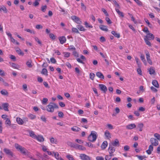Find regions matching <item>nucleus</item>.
I'll list each match as a JSON object with an SVG mask.
<instances>
[{
	"instance_id": "obj_24",
	"label": "nucleus",
	"mask_w": 160,
	"mask_h": 160,
	"mask_svg": "<svg viewBox=\"0 0 160 160\" xmlns=\"http://www.w3.org/2000/svg\"><path fill=\"white\" fill-rule=\"evenodd\" d=\"M152 83V85L156 88H159V85L156 80H153Z\"/></svg>"
},
{
	"instance_id": "obj_18",
	"label": "nucleus",
	"mask_w": 160,
	"mask_h": 160,
	"mask_svg": "<svg viewBox=\"0 0 160 160\" xmlns=\"http://www.w3.org/2000/svg\"><path fill=\"white\" fill-rule=\"evenodd\" d=\"M28 132L30 136L32 138L35 139L37 135L35 134L34 132L33 131L28 130Z\"/></svg>"
},
{
	"instance_id": "obj_34",
	"label": "nucleus",
	"mask_w": 160,
	"mask_h": 160,
	"mask_svg": "<svg viewBox=\"0 0 160 160\" xmlns=\"http://www.w3.org/2000/svg\"><path fill=\"white\" fill-rule=\"evenodd\" d=\"M16 51L20 55L23 56L24 55V53L21 52L20 49L18 48V49L16 50Z\"/></svg>"
},
{
	"instance_id": "obj_54",
	"label": "nucleus",
	"mask_w": 160,
	"mask_h": 160,
	"mask_svg": "<svg viewBox=\"0 0 160 160\" xmlns=\"http://www.w3.org/2000/svg\"><path fill=\"white\" fill-rule=\"evenodd\" d=\"M0 92L1 94L3 95H6L8 94V92L5 90H2Z\"/></svg>"
},
{
	"instance_id": "obj_23",
	"label": "nucleus",
	"mask_w": 160,
	"mask_h": 160,
	"mask_svg": "<svg viewBox=\"0 0 160 160\" xmlns=\"http://www.w3.org/2000/svg\"><path fill=\"white\" fill-rule=\"evenodd\" d=\"M105 135L107 139H109L111 138V134L108 130H106L105 132Z\"/></svg>"
},
{
	"instance_id": "obj_1",
	"label": "nucleus",
	"mask_w": 160,
	"mask_h": 160,
	"mask_svg": "<svg viewBox=\"0 0 160 160\" xmlns=\"http://www.w3.org/2000/svg\"><path fill=\"white\" fill-rule=\"evenodd\" d=\"M15 147L18 150H19L20 152L23 155L28 156L30 155V153L27 150L18 144H15Z\"/></svg>"
},
{
	"instance_id": "obj_42",
	"label": "nucleus",
	"mask_w": 160,
	"mask_h": 160,
	"mask_svg": "<svg viewBox=\"0 0 160 160\" xmlns=\"http://www.w3.org/2000/svg\"><path fill=\"white\" fill-rule=\"evenodd\" d=\"M11 41L13 43H15L16 44L18 45L19 44V43L17 41H16L15 39L13 38L12 37L10 38Z\"/></svg>"
},
{
	"instance_id": "obj_6",
	"label": "nucleus",
	"mask_w": 160,
	"mask_h": 160,
	"mask_svg": "<svg viewBox=\"0 0 160 160\" xmlns=\"http://www.w3.org/2000/svg\"><path fill=\"white\" fill-rule=\"evenodd\" d=\"M99 86L100 89L102 91L103 93H106L108 90L107 87L103 84H99Z\"/></svg>"
},
{
	"instance_id": "obj_43",
	"label": "nucleus",
	"mask_w": 160,
	"mask_h": 160,
	"mask_svg": "<svg viewBox=\"0 0 160 160\" xmlns=\"http://www.w3.org/2000/svg\"><path fill=\"white\" fill-rule=\"evenodd\" d=\"M5 124H7L8 125H10L11 124V122L9 118H7L5 121Z\"/></svg>"
},
{
	"instance_id": "obj_28",
	"label": "nucleus",
	"mask_w": 160,
	"mask_h": 160,
	"mask_svg": "<svg viewBox=\"0 0 160 160\" xmlns=\"http://www.w3.org/2000/svg\"><path fill=\"white\" fill-rule=\"evenodd\" d=\"M99 28L102 30L107 31L108 29L107 28V27L103 25H101L99 26Z\"/></svg>"
},
{
	"instance_id": "obj_12",
	"label": "nucleus",
	"mask_w": 160,
	"mask_h": 160,
	"mask_svg": "<svg viewBox=\"0 0 160 160\" xmlns=\"http://www.w3.org/2000/svg\"><path fill=\"white\" fill-rule=\"evenodd\" d=\"M136 126L134 123H132L128 124L126 126V128L128 129H132L133 128H136Z\"/></svg>"
},
{
	"instance_id": "obj_53",
	"label": "nucleus",
	"mask_w": 160,
	"mask_h": 160,
	"mask_svg": "<svg viewBox=\"0 0 160 160\" xmlns=\"http://www.w3.org/2000/svg\"><path fill=\"white\" fill-rule=\"evenodd\" d=\"M49 36L50 38L52 40H54L55 38V35L52 33H50L49 34Z\"/></svg>"
},
{
	"instance_id": "obj_60",
	"label": "nucleus",
	"mask_w": 160,
	"mask_h": 160,
	"mask_svg": "<svg viewBox=\"0 0 160 160\" xmlns=\"http://www.w3.org/2000/svg\"><path fill=\"white\" fill-rule=\"evenodd\" d=\"M102 11L104 12V13L105 14V15L107 16H108V13L107 12V11L104 8H102Z\"/></svg>"
},
{
	"instance_id": "obj_31",
	"label": "nucleus",
	"mask_w": 160,
	"mask_h": 160,
	"mask_svg": "<svg viewBox=\"0 0 160 160\" xmlns=\"http://www.w3.org/2000/svg\"><path fill=\"white\" fill-rule=\"evenodd\" d=\"M144 39L147 45L149 46H151V42L149 41V39H147V38H144Z\"/></svg>"
},
{
	"instance_id": "obj_11",
	"label": "nucleus",
	"mask_w": 160,
	"mask_h": 160,
	"mask_svg": "<svg viewBox=\"0 0 160 160\" xmlns=\"http://www.w3.org/2000/svg\"><path fill=\"white\" fill-rule=\"evenodd\" d=\"M146 58L148 62L151 65L152 64V62L150 58V54L148 52L146 53Z\"/></svg>"
},
{
	"instance_id": "obj_36",
	"label": "nucleus",
	"mask_w": 160,
	"mask_h": 160,
	"mask_svg": "<svg viewBox=\"0 0 160 160\" xmlns=\"http://www.w3.org/2000/svg\"><path fill=\"white\" fill-rule=\"evenodd\" d=\"M136 156L140 160H146L144 156L137 155Z\"/></svg>"
},
{
	"instance_id": "obj_22",
	"label": "nucleus",
	"mask_w": 160,
	"mask_h": 160,
	"mask_svg": "<svg viewBox=\"0 0 160 160\" xmlns=\"http://www.w3.org/2000/svg\"><path fill=\"white\" fill-rule=\"evenodd\" d=\"M16 121L20 125H22L24 123V121L20 118H17Z\"/></svg>"
},
{
	"instance_id": "obj_20",
	"label": "nucleus",
	"mask_w": 160,
	"mask_h": 160,
	"mask_svg": "<svg viewBox=\"0 0 160 160\" xmlns=\"http://www.w3.org/2000/svg\"><path fill=\"white\" fill-rule=\"evenodd\" d=\"M8 105H9L7 103H4L2 104L3 109L5 111H8Z\"/></svg>"
},
{
	"instance_id": "obj_62",
	"label": "nucleus",
	"mask_w": 160,
	"mask_h": 160,
	"mask_svg": "<svg viewBox=\"0 0 160 160\" xmlns=\"http://www.w3.org/2000/svg\"><path fill=\"white\" fill-rule=\"evenodd\" d=\"M64 56L65 57H69L70 55V53L69 52H64Z\"/></svg>"
},
{
	"instance_id": "obj_51",
	"label": "nucleus",
	"mask_w": 160,
	"mask_h": 160,
	"mask_svg": "<svg viewBox=\"0 0 160 160\" xmlns=\"http://www.w3.org/2000/svg\"><path fill=\"white\" fill-rule=\"evenodd\" d=\"M154 136L156 137L158 140H160V135L158 133H156L154 134Z\"/></svg>"
},
{
	"instance_id": "obj_33",
	"label": "nucleus",
	"mask_w": 160,
	"mask_h": 160,
	"mask_svg": "<svg viewBox=\"0 0 160 160\" xmlns=\"http://www.w3.org/2000/svg\"><path fill=\"white\" fill-rule=\"evenodd\" d=\"M52 152L54 154V157L56 159L58 160H59L60 158H59V154L58 153V152Z\"/></svg>"
},
{
	"instance_id": "obj_2",
	"label": "nucleus",
	"mask_w": 160,
	"mask_h": 160,
	"mask_svg": "<svg viewBox=\"0 0 160 160\" xmlns=\"http://www.w3.org/2000/svg\"><path fill=\"white\" fill-rule=\"evenodd\" d=\"M58 106L56 103L50 102L47 107V111L49 112H54V108H58Z\"/></svg>"
},
{
	"instance_id": "obj_45",
	"label": "nucleus",
	"mask_w": 160,
	"mask_h": 160,
	"mask_svg": "<svg viewBox=\"0 0 160 160\" xmlns=\"http://www.w3.org/2000/svg\"><path fill=\"white\" fill-rule=\"evenodd\" d=\"M72 32H75L76 33H79V32L77 28H72Z\"/></svg>"
},
{
	"instance_id": "obj_15",
	"label": "nucleus",
	"mask_w": 160,
	"mask_h": 160,
	"mask_svg": "<svg viewBox=\"0 0 160 160\" xmlns=\"http://www.w3.org/2000/svg\"><path fill=\"white\" fill-rule=\"evenodd\" d=\"M153 150V147L152 145H150L148 149L146 150V152L148 154H150L152 153V151Z\"/></svg>"
},
{
	"instance_id": "obj_4",
	"label": "nucleus",
	"mask_w": 160,
	"mask_h": 160,
	"mask_svg": "<svg viewBox=\"0 0 160 160\" xmlns=\"http://www.w3.org/2000/svg\"><path fill=\"white\" fill-rule=\"evenodd\" d=\"M3 151L9 158H11L15 156L13 152L11 150L8 148H4Z\"/></svg>"
},
{
	"instance_id": "obj_21",
	"label": "nucleus",
	"mask_w": 160,
	"mask_h": 160,
	"mask_svg": "<svg viewBox=\"0 0 160 160\" xmlns=\"http://www.w3.org/2000/svg\"><path fill=\"white\" fill-rule=\"evenodd\" d=\"M108 145V142L107 141H104L103 142L101 146V148L102 149H104Z\"/></svg>"
},
{
	"instance_id": "obj_10",
	"label": "nucleus",
	"mask_w": 160,
	"mask_h": 160,
	"mask_svg": "<svg viewBox=\"0 0 160 160\" xmlns=\"http://www.w3.org/2000/svg\"><path fill=\"white\" fill-rule=\"evenodd\" d=\"M145 38H147V39H149V40H152L154 38V36L153 34L149 32L145 37Z\"/></svg>"
},
{
	"instance_id": "obj_57",
	"label": "nucleus",
	"mask_w": 160,
	"mask_h": 160,
	"mask_svg": "<svg viewBox=\"0 0 160 160\" xmlns=\"http://www.w3.org/2000/svg\"><path fill=\"white\" fill-rule=\"evenodd\" d=\"M72 54L74 57H78V54L77 52L76 51V50L72 52Z\"/></svg>"
},
{
	"instance_id": "obj_17",
	"label": "nucleus",
	"mask_w": 160,
	"mask_h": 160,
	"mask_svg": "<svg viewBox=\"0 0 160 160\" xmlns=\"http://www.w3.org/2000/svg\"><path fill=\"white\" fill-rule=\"evenodd\" d=\"M108 150L109 153H113L115 151V148L112 145H109V146L108 149Z\"/></svg>"
},
{
	"instance_id": "obj_29",
	"label": "nucleus",
	"mask_w": 160,
	"mask_h": 160,
	"mask_svg": "<svg viewBox=\"0 0 160 160\" xmlns=\"http://www.w3.org/2000/svg\"><path fill=\"white\" fill-rule=\"evenodd\" d=\"M111 33L113 34L115 37L119 38L120 37V35L119 33H117L114 31H112Z\"/></svg>"
},
{
	"instance_id": "obj_9",
	"label": "nucleus",
	"mask_w": 160,
	"mask_h": 160,
	"mask_svg": "<svg viewBox=\"0 0 160 160\" xmlns=\"http://www.w3.org/2000/svg\"><path fill=\"white\" fill-rule=\"evenodd\" d=\"M74 148L82 150H86V148L76 143L75 144V146L74 147Z\"/></svg>"
},
{
	"instance_id": "obj_30",
	"label": "nucleus",
	"mask_w": 160,
	"mask_h": 160,
	"mask_svg": "<svg viewBox=\"0 0 160 160\" xmlns=\"http://www.w3.org/2000/svg\"><path fill=\"white\" fill-rule=\"evenodd\" d=\"M149 72V74L151 75L154 74L155 73V70L152 67H151L150 68Z\"/></svg>"
},
{
	"instance_id": "obj_38",
	"label": "nucleus",
	"mask_w": 160,
	"mask_h": 160,
	"mask_svg": "<svg viewBox=\"0 0 160 160\" xmlns=\"http://www.w3.org/2000/svg\"><path fill=\"white\" fill-rule=\"evenodd\" d=\"M27 65L29 68H31L32 67V61L31 60H29L27 61L26 62Z\"/></svg>"
},
{
	"instance_id": "obj_49",
	"label": "nucleus",
	"mask_w": 160,
	"mask_h": 160,
	"mask_svg": "<svg viewBox=\"0 0 160 160\" xmlns=\"http://www.w3.org/2000/svg\"><path fill=\"white\" fill-rule=\"evenodd\" d=\"M47 6L46 5L43 6L41 7V9L42 11L45 12L47 8Z\"/></svg>"
},
{
	"instance_id": "obj_19",
	"label": "nucleus",
	"mask_w": 160,
	"mask_h": 160,
	"mask_svg": "<svg viewBox=\"0 0 160 160\" xmlns=\"http://www.w3.org/2000/svg\"><path fill=\"white\" fill-rule=\"evenodd\" d=\"M96 76L99 78L101 79H104V76L103 74L100 72H96Z\"/></svg>"
},
{
	"instance_id": "obj_25",
	"label": "nucleus",
	"mask_w": 160,
	"mask_h": 160,
	"mask_svg": "<svg viewBox=\"0 0 160 160\" xmlns=\"http://www.w3.org/2000/svg\"><path fill=\"white\" fill-rule=\"evenodd\" d=\"M119 145V142L118 140L117 139H115L114 142H112V146H117Z\"/></svg>"
},
{
	"instance_id": "obj_3",
	"label": "nucleus",
	"mask_w": 160,
	"mask_h": 160,
	"mask_svg": "<svg viewBox=\"0 0 160 160\" xmlns=\"http://www.w3.org/2000/svg\"><path fill=\"white\" fill-rule=\"evenodd\" d=\"M98 137L97 133L94 131H92L90 134L89 136L88 140L92 142H93L96 141Z\"/></svg>"
},
{
	"instance_id": "obj_52",
	"label": "nucleus",
	"mask_w": 160,
	"mask_h": 160,
	"mask_svg": "<svg viewBox=\"0 0 160 160\" xmlns=\"http://www.w3.org/2000/svg\"><path fill=\"white\" fill-rule=\"evenodd\" d=\"M142 31L146 33L149 32V31L148 30V28L147 27H145L143 29Z\"/></svg>"
},
{
	"instance_id": "obj_16",
	"label": "nucleus",
	"mask_w": 160,
	"mask_h": 160,
	"mask_svg": "<svg viewBox=\"0 0 160 160\" xmlns=\"http://www.w3.org/2000/svg\"><path fill=\"white\" fill-rule=\"evenodd\" d=\"M116 12L118 14L119 16L120 17L123 18L124 17V15L123 12H120L119 9L117 8H115Z\"/></svg>"
},
{
	"instance_id": "obj_40",
	"label": "nucleus",
	"mask_w": 160,
	"mask_h": 160,
	"mask_svg": "<svg viewBox=\"0 0 160 160\" xmlns=\"http://www.w3.org/2000/svg\"><path fill=\"white\" fill-rule=\"evenodd\" d=\"M84 25H85V27L87 28H92L93 27L92 25H89V24L88 23V22H85Z\"/></svg>"
},
{
	"instance_id": "obj_64",
	"label": "nucleus",
	"mask_w": 160,
	"mask_h": 160,
	"mask_svg": "<svg viewBox=\"0 0 160 160\" xmlns=\"http://www.w3.org/2000/svg\"><path fill=\"white\" fill-rule=\"evenodd\" d=\"M96 160H104V158L102 157L97 156L96 158Z\"/></svg>"
},
{
	"instance_id": "obj_50",
	"label": "nucleus",
	"mask_w": 160,
	"mask_h": 160,
	"mask_svg": "<svg viewBox=\"0 0 160 160\" xmlns=\"http://www.w3.org/2000/svg\"><path fill=\"white\" fill-rule=\"evenodd\" d=\"M48 101V99L47 98H43L42 101V103L43 104H46Z\"/></svg>"
},
{
	"instance_id": "obj_58",
	"label": "nucleus",
	"mask_w": 160,
	"mask_h": 160,
	"mask_svg": "<svg viewBox=\"0 0 160 160\" xmlns=\"http://www.w3.org/2000/svg\"><path fill=\"white\" fill-rule=\"evenodd\" d=\"M10 58L13 61H15L16 60V58L15 57L12 55H10Z\"/></svg>"
},
{
	"instance_id": "obj_13",
	"label": "nucleus",
	"mask_w": 160,
	"mask_h": 160,
	"mask_svg": "<svg viewBox=\"0 0 160 160\" xmlns=\"http://www.w3.org/2000/svg\"><path fill=\"white\" fill-rule=\"evenodd\" d=\"M39 142H43L44 141V139L43 136L41 135H38L36 136V137L35 138Z\"/></svg>"
},
{
	"instance_id": "obj_26",
	"label": "nucleus",
	"mask_w": 160,
	"mask_h": 160,
	"mask_svg": "<svg viewBox=\"0 0 160 160\" xmlns=\"http://www.w3.org/2000/svg\"><path fill=\"white\" fill-rule=\"evenodd\" d=\"M77 28L80 31H85L86 30L84 27L82 25H77Z\"/></svg>"
},
{
	"instance_id": "obj_47",
	"label": "nucleus",
	"mask_w": 160,
	"mask_h": 160,
	"mask_svg": "<svg viewBox=\"0 0 160 160\" xmlns=\"http://www.w3.org/2000/svg\"><path fill=\"white\" fill-rule=\"evenodd\" d=\"M95 77V74L93 73H90V78L93 80L94 77Z\"/></svg>"
},
{
	"instance_id": "obj_27",
	"label": "nucleus",
	"mask_w": 160,
	"mask_h": 160,
	"mask_svg": "<svg viewBox=\"0 0 160 160\" xmlns=\"http://www.w3.org/2000/svg\"><path fill=\"white\" fill-rule=\"evenodd\" d=\"M72 130L75 132H78L80 130V128L77 126H74L71 128Z\"/></svg>"
},
{
	"instance_id": "obj_48",
	"label": "nucleus",
	"mask_w": 160,
	"mask_h": 160,
	"mask_svg": "<svg viewBox=\"0 0 160 160\" xmlns=\"http://www.w3.org/2000/svg\"><path fill=\"white\" fill-rule=\"evenodd\" d=\"M137 4L140 6H142V3L139 0H133Z\"/></svg>"
},
{
	"instance_id": "obj_14",
	"label": "nucleus",
	"mask_w": 160,
	"mask_h": 160,
	"mask_svg": "<svg viewBox=\"0 0 160 160\" xmlns=\"http://www.w3.org/2000/svg\"><path fill=\"white\" fill-rule=\"evenodd\" d=\"M59 40L61 44H63L65 43L66 41V38L64 36H62L59 37Z\"/></svg>"
},
{
	"instance_id": "obj_32",
	"label": "nucleus",
	"mask_w": 160,
	"mask_h": 160,
	"mask_svg": "<svg viewBox=\"0 0 160 160\" xmlns=\"http://www.w3.org/2000/svg\"><path fill=\"white\" fill-rule=\"evenodd\" d=\"M41 73L46 75V76H48V71L46 69V68H43L42 71L41 72Z\"/></svg>"
},
{
	"instance_id": "obj_61",
	"label": "nucleus",
	"mask_w": 160,
	"mask_h": 160,
	"mask_svg": "<svg viewBox=\"0 0 160 160\" xmlns=\"http://www.w3.org/2000/svg\"><path fill=\"white\" fill-rule=\"evenodd\" d=\"M86 145L90 148H93V145L91 142H87Z\"/></svg>"
},
{
	"instance_id": "obj_8",
	"label": "nucleus",
	"mask_w": 160,
	"mask_h": 160,
	"mask_svg": "<svg viewBox=\"0 0 160 160\" xmlns=\"http://www.w3.org/2000/svg\"><path fill=\"white\" fill-rule=\"evenodd\" d=\"M150 142L152 145L157 146L158 144V141L154 138H151Z\"/></svg>"
},
{
	"instance_id": "obj_44",
	"label": "nucleus",
	"mask_w": 160,
	"mask_h": 160,
	"mask_svg": "<svg viewBox=\"0 0 160 160\" xmlns=\"http://www.w3.org/2000/svg\"><path fill=\"white\" fill-rule=\"evenodd\" d=\"M24 30L27 32H29L31 33H32L33 34H35V32L33 30H32L29 29H25Z\"/></svg>"
},
{
	"instance_id": "obj_41",
	"label": "nucleus",
	"mask_w": 160,
	"mask_h": 160,
	"mask_svg": "<svg viewBox=\"0 0 160 160\" xmlns=\"http://www.w3.org/2000/svg\"><path fill=\"white\" fill-rule=\"evenodd\" d=\"M50 142L52 143H56L57 142V140L53 138H50Z\"/></svg>"
},
{
	"instance_id": "obj_37",
	"label": "nucleus",
	"mask_w": 160,
	"mask_h": 160,
	"mask_svg": "<svg viewBox=\"0 0 160 160\" xmlns=\"http://www.w3.org/2000/svg\"><path fill=\"white\" fill-rule=\"evenodd\" d=\"M66 157L69 160H75L73 158L72 156V155L70 154L67 155Z\"/></svg>"
},
{
	"instance_id": "obj_55",
	"label": "nucleus",
	"mask_w": 160,
	"mask_h": 160,
	"mask_svg": "<svg viewBox=\"0 0 160 160\" xmlns=\"http://www.w3.org/2000/svg\"><path fill=\"white\" fill-rule=\"evenodd\" d=\"M69 49L72 51H74L76 50V48L73 45L70 46L69 47Z\"/></svg>"
},
{
	"instance_id": "obj_59",
	"label": "nucleus",
	"mask_w": 160,
	"mask_h": 160,
	"mask_svg": "<svg viewBox=\"0 0 160 160\" xmlns=\"http://www.w3.org/2000/svg\"><path fill=\"white\" fill-rule=\"evenodd\" d=\"M42 150L44 152H47L48 149L47 148V147L44 145L42 146Z\"/></svg>"
},
{
	"instance_id": "obj_35",
	"label": "nucleus",
	"mask_w": 160,
	"mask_h": 160,
	"mask_svg": "<svg viewBox=\"0 0 160 160\" xmlns=\"http://www.w3.org/2000/svg\"><path fill=\"white\" fill-rule=\"evenodd\" d=\"M143 125L142 123L138 124V127L139 128V131H142V128L143 127Z\"/></svg>"
},
{
	"instance_id": "obj_56",
	"label": "nucleus",
	"mask_w": 160,
	"mask_h": 160,
	"mask_svg": "<svg viewBox=\"0 0 160 160\" xmlns=\"http://www.w3.org/2000/svg\"><path fill=\"white\" fill-rule=\"evenodd\" d=\"M105 20L108 24H110L112 23V21L109 18L106 17L105 18Z\"/></svg>"
},
{
	"instance_id": "obj_5",
	"label": "nucleus",
	"mask_w": 160,
	"mask_h": 160,
	"mask_svg": "<svg viewBox=\"0 0 160 160\" xmlns=\"http://www.w3.org/2000/svg\"><path fill=\"white\" fill-rule=\"evenodd\" d=\"M71 18L74 22L78 24H80L82 22L80 19L76 16L73 15L72 16Z\"/></svg>"
},
{
	"instance_id": "obj_7",
	"label": "nucleus",
	"mask_w": 160,
	"mask_h": 160,
	"mask_svg": "<svg viewBox=\"0 0 160 160\" xmlns=\"http://www.w3.org/2000/svg\"><path fill=\"white\" fill-rule=\"evenodd\" d=\"M80 157L81 159L82 160H90L91 159L89 157L84 154H80Z\"/></svg>"
},
{
	"instance_id": "obj_39",
	"label": "nucleus",
	"mask_w": 160,
	"mask_h": 160,
	"mask_svg": "<svg viewBox=\"0 0 160 160\" xmlns=\"http://www.w3.org/2000/svg\"><path fill=\"white\" fill-rule=\"evenodd\" d=\"M28 116L31 119H33L36 118V116L35 115L32 114H29Z\"/></svg>"
},
{
	"instance_id": "obj_63",
	"label": "nucleus",
	"mask_w": 160,
	"mask_h": 160,
	"mask_svg": "<svg viewBox=\"0 0 160 160\" xmlns=\"http://www.w3.org/2000/svg\"><path fill=\"white\" fill-rule=\"evenodd\" d=\"M1 10H3L5 13H7V10L6 8L4 6H3L1 8Z\"/></svg>"
},
{
	"instance_id": "obj_46",
	"label": "nucleus",
	"mask_w": 160,
	"mask_h": 160,
	"mask_svg": "<svg viewBox=\"0 0 160 160\" xmlns=\"http://www.w3.org/2000/svg\"><path fill=\"white\" fill-rule=\"evenodd\" d=\"M9 63L10 64L12 68H17V65L16 64L11 62H10Z\"/></svg>"
}]
</instances>
